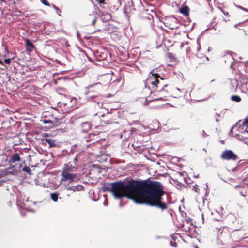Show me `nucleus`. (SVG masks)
Returning <instances> with one entry per match:
<instances>
[{
    "label": "nucleus",
    "instance_id": "72a5a7b5",
    "mask_svg": "<svg viewBox=\"0 0 248 248\" xmlns=\"http://www.w3.org/2000/svg\"><path fill=\"white\" fill-rule=\"evenodd\" d=\"M242 29L244 31L246 32V31L244 29Z\"/></svg>",
    "mask_w": 248,
    "mask_h": 248
},
{
    "label": "nucleus",
    "instance_id": "39448f33",
    "mask_svg": "<svg viewBox=\"0 0 248 248\" xmlns=\"http://www.w3.org/2000/svg\"><path fill=\"white\" fill-rule=\"evenodd\" d=\"M103 119L101 120L102 124H111L113 123H116V120L117 119L118 115L116 113L113 112H107L106 114L102 115Z\"/></svg>",
    "mask_w": 248,
    "mask_h": 248
},
{
    "label": "nucleus",
    "instance_id": "f8f14e48",
    "mask_svg": "<svg viewBox=\"0 0 248 248\" xmlns=\"http://www.w3.org/2000/svg\"><path fill=\"white\" fill-rule=\"evenodd\" d=\"M223 14L225 15V13L222 11H220L219 13H218L217 16L214 18V20H217L215 21V22L220 23L222 21H224L225 22H226L227 21V20L223 17ZM226 15H228V13L227 12L226 13Z\"/></svg>",
    "mask_w": 248,
    "mask_h": 248
},
{
    "label": "nucleus",
    "instance_id": "423d86ee",
    "mask_svg": "<svg viewBox=\"0 0 248 248\" xmlns=\"http://www.w3.org/2000/svg\"><path fill=\"white\" fill-rule=\"evenodd\" d=\"M164 24L166 27L172 30L177 29L179 27L178 20L173 16L165 18Z\"/></svg>",
    "mask_w": 248,
    "mask_h": 248
},
{
    "label": "nucleus",
    "instance_id": "ddd939ff",
    "mask_svg": "<svg viewBox=\"0 0 248 248\" xmlns=\"http://www.w3.org/2000/svg\"><path fill=\"white\" fill-rule=\"evenodd\" d=\"M97 17L93 15H90L86 17V22L88 25L94 26L96 21Z\"/></svg>",
    "mask_w": 248,
    "mask_h": 248
},
{
    "label": "nucleus",
    "instance_id": "20e7f679",
    "mask_svg": "<svg viewBox=\"0 0 248 248\" xmlns=\"http://www.w3.org/2000/svg\"><path fill=\"white\" fill-rule=\"evenodd\" d=\"M58 112L56 110L46 111L43 113V119L42 121L44 124H48L49 128H52L59 124L60 119L58 116Z\"/></svg>",
    "mask_w": 248,
    "mask_h": 248
},
{
    "label": "nucleus",
    "instance_id": "412c9836",
    "mask_svg": "<svg viewBox=\"0 0 248 248\" xmlns=\"http://www.w3.org/2000/svg\"><path fill=\"white\" fill-rule=\"evenodd\" d=\"M231 99L232 101H234L236 102H239L241 101V98L238 95H233L231 97Z\"/></svg>",
    "mask_w": 248,
    "mask_h": 248
},
{
    "label": "nucleus",
    "instance_id": "b1692460",
    "mask_svg": "<svg viewBox=\"0 0 248 248\" xmlns=\"http://www.w3.org/2000/svg\"><path fill=\"white\" fill-rule=\"evenodd\" d=\"M79 187H81L80 186H69L67 188V190H72L73 191H78L79 190V189L78 188Z\"/></svg>",
    "mask_w": 248,
    "mask_h": 248
},
{
    "label": "nucleus",
    "instance_id": "7ed1b4c3",
    "mask_svg": "<svg viewBox=\"0 0 248 248\" xmlns=\"http://www.w3.org/2000/svg\"><path fill=\"white\" fill-rule=\"evenodd\" d=\"M147 81L152 86V88L153 91L161 92L167 86L165 79L158 74L154 73L153 71L149 74Z\"/></svg>",
    "mask_w": 248,
    "mask_h": 248
},
{
    "label": "nucleus",
    "instance_id": "f257e3e1",
    "mask_svg": "<svg viewBox=\"0 0 248 248\" xmlns=\"http://www.w3.org/2000/svg\"><path fill=\"white\" fill-rule=\"evenodd\" d=\"M104 191L111 192L117 198L127 197L136 203L155 207L161 211L168 209L169 202L164 200L165 193L161 183L156 181H119L108 184Z\"/></svg>",
    "mask_w": 248,
    "mask_h": 248
},
{
    "label": "nucleus",
    "instance_id": "f3484780",
    "mask_svg": "<svg viewBox=\"0 0 248 248\" xmlns=\"http://www.w3.org/2000/svg\"><path fill=\"white\" fill-rule=\"evenodd\" d=\"M96 56L97 57L98 61L105 60L107 58V52H99L96 51Z\"/></svg>",
    "mask_w": 248,
    "mask_h": 248
},
{
    "label": "nucleus",
    "instance_id": "1a4fd4ad",
    "mask_svg": "<svg viewBox=\"0 0 248 248\" xmlns=\"http://www.w3.org/2000/svg\"><path fill=\"white\" fill-rule=\"evenodd\" d=\"M78 161L77 157H75L73 161H69L68 163L64 165L63 170H66L67 171H72L73 169H76L77 166L76 162Z\"/></svg>",
    "mask_w": 248,
    "mask_h": 248
},
{
    "label": "nucleus",
    "instance_id": "7c9ffc66",
    "mask_svg": "<svg viewBox=\"0 0 248 248\" xmlns=\"http://www.w3.org/2000/svg\"><path fill=\"white\" fill-rule=\"evenodd\" d=\"M170 243H171V246H174V247L177 246V243L176 242H173L171 241Z\"/></svg>",
    "mask_w": 248,
    "mask_h": 248
},
{
    "label": "nucleus",
    "instance_id": "2eb2a0df",
    "mask_svg": "<svg viewBox=\"0 0 248 248\" xmlns=\"http://www.w3.org/2000/svg\"><path fill=\"white\" fill-rule=\"evenodd\" d=\"M100 19L103 22H108L111 19V15L108 13H103L100 15Z\"/></svg>",
    "mask_w": 248,
    "mask_h": 248
},
{
    "label": "nucleus",
    "instance_id": "9d476101",
    "mask_svg": "<svg viewBox=\"0 0 248 248\" xmlns=\"http://www.w3.org/2000/svg\"><path fill=\"white\" fill-rule=\"evenodd\" d=\"M21 154V153H16L13 154H12L10 157L9 161V164L11 166L13 163H15L16 162H20L21 160V157L20 156V154Z\"/></svg>",
    "mask_w": 248,
    "mask_h": 248
},
{
    "label": "nucleus",
    "instance_id": "4be33fe9",
    "mask_svg": "<svg viewBox=\"0 0 248 248\" xmlns=\"http://www.w3.org/2000/svg\"><path fill=\"white\" fill-rule=\"evenodd\" d=\"M23 170L24 171L26 172L27 173H28L29 175H31V170L28 166H25L23 168Z\"/></svg>",
    "mask_w": 248,
    "mask_h": 248
},
{
    "label": "nucleus",
    "instance_id": "a211bd4d",
    "mask_svg": "<svg viewBox=\"0 0 248 248\" xmlns=\"http://www.w3.org/2000/svg\"><path fill=\"white\" fill-rule=\"evenodd\" d=\"M180 12L183 14L185 16H188L189 13V7L186 5L182 6L181 8L179 9Z\"/></svg>",
    "mask_w": 248,
    "mask_h": 248
},
{
    "label": "nucleus",
    "instance_id": "2f4dec72",
    "mask_svg": "<svg viewBox=\"0 0 248 248\" xmlns=\"http://www.w3.org/2000/svg\"><path fill=\"white\" fill-rule=\"evenodd\" d=\"M0 64H3V62L0 60Z\"/></svg>",
    "mask_w": 248,
    "mask_h": 248
},
{
    "label": "nucleus",
    "instance_id": "473e14b6",
    "mask_svg": "<svg viewBox=\"0 0 248 248\" xmlns=\"http://www.w3.org/2000/svg\"><path fill=\"white\" fill-rule=\"evenodd\" d=\"M160 99H161V98L155 99V100H160Z\"/></svg>",
    "mask_w": 248,
    "mask_h": 248
},
{
    "label": "nucleus",
    "instance_id": "6e6552de",
    "mask_svg": "<svg viewBox=\"0 0 248 248\" xmlns=\"http://www.w3.org/2000/svg\"><path fill=\"white\" fill-rule=\"evenodd\" d=\"M222 159L224 160H236L237 158V155L231 150H226L221 155Z\"/></svg>",
    "mask_w": 248,
    "mask_h": 248
},
{
    "label": "nucleus",
    "instance_id": "393cba45",
    "mask_svg": "<svg viewBox=\"0 0 248 248\" xmlns=\"http://www.w3.org/2000/svg\"><path fill=\"white\" fill-rule=\"evenodd\" d=\"M245 24V22H241L239 23L238 24H236L234 25V27L236 28H238L239 30H241V28H240L239 27H244V25Z\"/></svg>",
    "mask_w": 248,
    "mask_h": 248
},
{
    "label": "nucleus",
    "instance_id": "aec40b11",
    "mask_svg": "<svg viewBox=\"0 0 248 248\" xmlns=\"http://www.w3.org/2000/svg\"><path fill=\"white\" fill-rule=\"evenodd\" d=\"M58 194L56 192L52 193L50 194V197L51 199L54 202H57L58 199Z\"/></svg>",
    "mask_w": 248,
    "mask_h": 248
},
{
    "label": "nucleus",
    "instance_id": "6ab92c4d",
    "mask_svg": "<svg viewBox=\"0 0 248 248\" xmlns=\"http://www.w3.org/2000/svg\"><path fill=\"white\" fill-rule=\"evenodd\" d=\"M45 141L49 144L50 148L56 145V140L50 138H46Z\"/></svg>",
    "mask_w": 248,
    "mask_h": 248
},
{
    "label": "nucleus",
    "instance_id": "5701e85b",
    "mask_svg": "<svg viewBox=\"0 0 248 248\" xmlns=\"http://www.w3.org/2000/svg\"><path fill=\"white\" fill-rule=\"evenodd\" d=\"M192 190L197 193H199L200 191L199 186L197 184L192 185Z\"/></svg>",
    "mask_w": 248,
    "mask_h": 248
},
{
    "label": "nucleus",
    "instance_id": "bb28decb",
    "mask_svg": "<svg viewBox=\"0 0 248 248\" xmlns=\"http://www.w3.org/2000/svg\"><path fill=\"white\" fill-rule=\"evenodd\" d=\"M53 7L56 10V12L59 15H60V13L61 12V11H60V10L59 9V8H58L57 7H56L55 5H53Z\"/></svg>",
    "mask_w": 248,
    "mask_h": 248
},
{
    "label": "nucleus",
    "instance_id": "dca6fc26",
    "mask_svg": "<svg viewBox=\"0 0 248 248\" xmlns=\"http://www.w3.org/2000/svg\"><path fill=\"white\" fill-rule=\"evenodd\" d=\"M239 81L242 85H246L248 82V76L247 75L242 74L239 78Z\"/></svg>",
    "mask_w": 248,
    "mask_h": 248
},
{
    "label": "nucleus",
    "instance_id": "cd10ccee",
    "mask_svg": "<svg viewBox=\"0 0 248 248\" xmlns=\"http://www.w3.org/2000/svg\"><path fill=\"white\" fill-rule=\"evenodd\" d=\"M4 62L7 64H8L9 65L10 63H11V60L10 59H4Z\"/></svg>",
    "mask_w": 248,
    "mask_h": 248
},
{
    "label": "nucleus",
    "instance_id": "9b49d317",
    "mask_svg": "<svg viewBox=\"0 0 248 248\" xmlns=\"http://www.w3.org/2000/svg\"><path fill=\"white\" fill-rule=\"evenodd\" d=\"M24 41L25 42L26 49L27 52H31L35 48V46L28 38H25Z\"/></svg>",
    "mask_w": 248,
    "mask_h": 248
},
{
    "label": "nucleus",
    "instance_id": "a878e982",
    "mask_svg": "<svg viewBox=\"0 0 248 248\" xmlns=\"http://www.w3.org/2000/svg\"><path fill=\"white\" fill-rule=\"evenodd\" d=\"M41 2L46 6H50V4L46 0H40Z\"/></svg>",
    "mask_w": 248,
    "mask_h": 248
},
{
    "label": "nucleus",
    "instance_id": "f03ea898",
    "mask_svg": "<svg viewBox=\"0 0 248 248\" xmlns=\"http://www.w3.org/2000/svg\"><path fill=\"white\" fill-rule=\"evenodd\" d=\"M99 82L93 85H91L85 88L84 93L87 99L95 102L94 99L99 97L100 93L104 86L109 83L110 79L109 76H102L99 78Z\"/></svg>",
    "mask_w": 248,
    "mask_h": 248
},
{
    "label": "nucleus",
    "instance_id": "0eeeda50",
    "mask_svg": "<svg viewBox=\"0 0 248 248\" xmlns=\"http://www.w3.org/2000/svg\"><path fill=\"white\" fill-rule=\"evenodd\" d=\"M62 181H66L70 183L74 181L77 177V174L71 173V171H67L66 170H63L61 174Z\"/></svg>",
    "mask_w": 248,
    "mask_h": 248
},
{
    "label": "nucleus",
    "instance_id": "c756f323",
    "mask_svg": "<svg viewBox=\"0 0 248 248\" xmlns=\"http://www.w3.org/2000/svg\"><path fill=\"white\" fill-rule=\"evenodd\" d=\"M106 0H96V1L100 4H104Z\"/></svg>",
    "mask_w": 248,
    "mask_h": 248
},
{
    "label": "nucleus",
    "instance_id": "4468645a",
    "mask_svg": "<svg viewBox=\"0 0 248 248\" xmlns=\"http://www.w3.org/2000/svg\"><path fill=\"white\" fill-rule=\"evenodd\" d=\"M81 131L83 132L86 133L89 131L92 126V124L89 122H85L81 124Z\"/></svg>",
    "mask_w": 248,
    "mask_h": 248
},
{
    "label": "nucleus",
    "instance_id": "c85d7f7f",
    "mask_svg": "<svg viewBox=\"0 0 248 248\" xmlns=\"http://www.w3.org/2000/svg\"><path fill=\"white\" fill-rule=\"evenodd\" d=\"M243 124L244 126H248V119H246L245 120V121L243 123Z\"/></svg>",
    "mask_w": 248,
    "mask_h": 248
}]
</instances>
